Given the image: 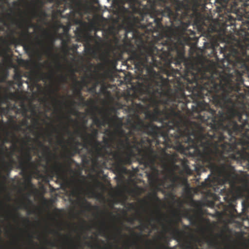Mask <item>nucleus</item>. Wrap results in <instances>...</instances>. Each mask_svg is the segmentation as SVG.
I'll return each instance as SVG.
<instances>
[{"label": "nucleus", "instance_id": "obj_1", "mask_svg": "<svg viewBox=\"0 0 249 249\" xmlns=\"http://www.w3.org/2000/svg\"><path fill=\"white\" fill-rule=\"evenodd\" d=\"M244 82H173L170 94L173 99L166 101L160 108L146 113L151 122H159L165 127L164 132L158 126L156 137L150 136L160 143L163 140L160 155L152 146V140L144 142L142 148L149 147L154 157L140 156L151 171L147 174L150 182L157 184L160 171L155 166L159 159L164 169L169 171L171 187L180 183V178L175 171L179 169L176 164L178 154L174 151L166 152L167 148L183 150L182 142L193 157H197L207 163L212 173L223 178L231 185L235 183L237 177L232 160H247L249 168V135L247 129L244 139L242 132L248 123L249 113L245 110L246 94L240 93Z\"/></svg>", "mask_w": 249, "mask_h": 249}, {"label": "nucleus", "instance_id": "obj_2", "mask_svg": "<svg viewBox=\"0 0 249 249\" xmlns=\"http://www.w3.org/2000/svg\"><path fill=\"white\" fill-rule=\"evenodd\" d=\"M191 40V37H162L155 43L151 42L143 45L138 51L131 53L127 61L134 65L138 73V78L142 82L138 83L130 104L127 106L128 112L133 113L127 121L129 125L127 131L122 128L114 131L106 129V136L102 142L97 140V129L93 128L91 133H88L86 131L87 127L84 125V133L80 130L75 131L83 139L84 147L93 146L103 157L113 155L116 160L115 170L121 178L127 173L124 164H130L131 157L136 154H142L146 158L155 156L149 147L142 148L144 142L149 144L143 134L155 137L159 129L153 122L146 123L139 114L144 113L147 119L146 112L160 108L165 99L166 102L173 99L170 94L174 81L173 73L180 72L182 68L174 69L171 65H184L188 58L185 56L184 46L189 44Z\"/></svg>", "mask_w": 249, "mask_h": 249}, {"label": "nucleus", "instance_id": "obj_3", "mask_svg": "<svg viewBox=\"0 0 249 249\" xmlns=\"http://www.w3.org/2000/svg\"><path fill=\"white\" fill-rule=\"evenodd\" d=\"M225 5H231V10L237 15L245 16L247 19L240 26L239 35L242 39H249V15L247 8L249 5V0H220Z\"/></svg>", "mask_w": 249, "mask_h": 249}, {"label": "nucleus", "instance_id": "obj_4", "mask_svg": "<svg viewBox=\"0 0 249 249\" xmlns=\"http://www.w3.org/2000/svg\"><path fill=\"white\" fill-rule=\"evenodd\" d=\"M43 33L44 35L47 36L49 41V43L47 45H46L43 40L37 37L36 44L43 49L44 54L48 56H53L54 58V63L55 64V67L57 71H60L62 68V65L59 61L58 55L53 53V43L55 41L54 36L49 34V33L46 30H44Z\"/></svg>", "mask_w": 249, "mask_h": 249}, {"label": "nucleus", "instance_id": "obj_5", "mask_svg": "<svg viewBox=\"0 0 249 249\" xmlns=\"http://www.w3.org/2000/svg\"><path fill=\"white\" fill-rule=\"evenodd\" d=\"M74 160L71 158H68L65 165L59 164L53 167V170L57 176L58 179L65 180L67 178V175L72 173L73 170L71 168V164Z\"/></svg>", "mask_w": 249, "mask_h": 249}, {"label": "nucleus", "instance_id": "obj_6", "mask_svg": "<svg viewBox=\"0 0 249 249\" xmlns=\"http://www.w3.org/2000/svg\"><path fill=\"white\" fill-rule=\"evenodd\" d=\"M119 13L123 19V22L127 25L130 31H132L134 24L139 19L133 15V13L129 9L125 8L123 5L120 7Z\"/></svg>", "mask_w": 249, "mask_h": 249}, {"label": "nucleus", "instance_id": "obj_7", "mask_svg": "<svg viewBox=\"0 0 249 249\" xmlns=\"http://www.w3.org/2000/svg\"><path fill=\"white\" fill-rule=\"evenodd\" d=\"M13 155V152L9 154V156L10 158V161L9 162H5L4 158L2 157V169L3 171L6 173V175H2L1 173L0 172V177L2 180V182L1 183V185H3L7 180L8 177L10 175V172L13 169V164L15 163V161L13 159H12V156Z\"/></svg>", "mask_w": 249, "mask_h": 249}, {"label": "nucleus", "instance_id": "obj_8", "mask_svg": "<svg viewBox=\"0 0 249 249\" xmlns=\"http://www.w3.org/2000/svg\"><path fill=\"white\" fill-rule=\"evenodd\" d=\"M22 38L21 41L24 50L27 53H34L35 50L33 47V43L31 41V34L27 29L26 31L21 35Z\"/></svg>", "mask_w": 249, "mask_h": 249}, {"label": "nucleus", "instance_id": "obj_9", "mask_svg": "<svg viewBox=\"0 0 249 249\" xmlns=\"http://www.w3.org/2000/svg\"><path fill=\"white\" fill-rule=\"evenodd\" d=\"M83 191L84 189L81 186L75 185L74 188L72 191V194L73 196L77 197V200L79 204L86 208H89L91 207L90 204L85 197L80 196V195Z\"/></svg>", "mask_w": 249, "mask_h": 249}, {"label": "nucleus", "instance_id": "obj_10", "mask_svg": "<svg viewBox=\"0 0 249 249\" xmlns=\"http://www.w3.org/2000/svg\"><path fill=\"white\" fill-rule=\"evenodd\" d=\"M86 84V81L85 80L82 81L75 80L74 84L73 93L75 95L79 98V99L82 102L84 105H88L92 103L93 101L92 100H90L89 101L85 102L84 98L83 97L82 95L81 90L82 89L83 85Z\"/></svg>", "mask_w": 249, "mask_h": 249}, {"label": "nucleus", "instance_id": "obj_11", "mask_svg": "<svg viewBox=\"0 0 249 249\" xmlns=\"http://www.w3.org/2000/svg\"><path fill=\"white\" fill-rule=\"evenodd\" d=\"M51 3L56 2L58 5L60 4L61 2H65L66 0H47ZM45 4L43 0H36V7L33 9L32 11V15L34 17H38L40 15H45V12H44L42 7Z\"/></svg>", "mask_w": 249, "mask_h": 249}, {"label": "nucleus", "instance_id": "obj_12", "mask_svg": "<svg viewBox=\"0 0 249 249\" xmlns=\"http://www.w3.org/2000/svg\"><path fill=\"white\" fill-rule=\"evenodd\" d=\"M158 216L156 218L152 216L150 218H148L146 219V221L145 222H141V224L140 226L137 227L138 229L140 230H142V229H148L149 226H152L153 228L156 227V225L154 224H153L152 222L155 221V220L158 222L161 223L162 221L164 220L163 218V215L161 214L159 211L157 212ZM141 222L142 220H141Z\"/></svg>", "mask_w": 249, "mask_h": 249}, {"label": "nucleus", "instance_id": "obj_13", "mask_svg": "<svg viewBox=\"0 0 249 249\" xmlns=\"http://www.w3.org/2000/svg\"><path fill=\"white\" fill-rule=\"evenodd\" d=\"M19 159V167L21 169L22 172H26L27 170L26 165L32 160V156L30 152V149L28 148L21 157H18Z\"/></svg>", "mask_w": 249, "mask_h": 249}, {"label": "nucleus", "instance_id": "obj_14", "mask_svg": "<svg viewBox=\"0 0 249 249\" xmlns=\"http://www.w3.org/2000/svg\"><path fill=\"white\" fill-rule=\"evenodd\" d=\"M113 50V47L110 44H106V47L101 54V60H107L110 57Z\"/></svg>", "mask_w": 249, "mask_h": 249}, {"label": "nucleus", "instance_id": "obj_15", "mask_svg": "<svg viewBox=\"0 0 249 249\" xmlns=\"http://www.w3.org/2000/svg\"><path fill=\"white\" fill-rule=\"evenodd\" d=\"M178 160L180 162V164L182 166V170L181 171V173L189 175H192L193 171L189 167L188 160L185 159L183 160L179 159L178 158Z\"/></svg>", "mask_w": 249, "mask_h": 249}, {"label": "nucleus", "instance_id": "obj_16", "mask_svg": "<svg viewBox=\"0 0 249 249\" xmlns=\"http://www.w3.org/2000/svg\"><path fill=\"white\" fill-rule=\"evenodd\" d=\"M38 143V145L39 147L43 148V155L47 160H50L52 156V153L50 150L49 147L45 146L44 144L40 141L36 140Z\"/></svg>", "mask_w": 249, "mask_h": 249}, {"label": "nucleus", "instance_id": "obj_17", "mask_svg": "<svg viewBox=\"0 0 249 249\" xmlns=\"http://www.w3.org/2000/svg\"><path fill=\"white\" fill-rule=\"evenodd\" d=\"M65 38H62V35H59L60 38L61 39V44L64 48H67L68 44L70 41V36L68 33L66 32L65 34Z\"/></svg>", "mask_w": 249, "mask_h": 249}, {"label": "nucleus", "instance_id": "obj_18", "mask_svg": "<svg viewBox=\"0 0 249 249\" xmlns=\"http://www.w3.org/2000/svg\"><path fill=\"white\" fill-rule=\"evenodd\" d=\"M68 154L70 157H73L76 154H79L80 149L77 145H72L70 150H68Z\"/></svg>", "mask_w": 249, "mask_h": 249}, {"label": "nucleus", "instance_id": "obj_19", "mask_svg": "<svg viewBox=\"0 0 249 249\" xmlns=\"http://www.w3.org/2000/svg\"><path fill=\"white\" fill-rule=\"evenodd\" d=\"M93 124H95L97 127H100L104 125L105 121L104 119L102 120L98 118L95 115L93 116L92 118Z\"/></svg>", "mask_w": 249, "mask_h": 249}, {"label": "nucleus", "instance_id": "obj_20", "mask_svg": "<svg viewBox=\"0 0 249 249\" xmlns=\"http://www.w3.org/2000/svg\"><path fill=\"white\" fill-rule=\"evenodd\" d=\"M49 67L51 68L50 72L48 73L43 74V78L46 80L52 81L54 79L56 72L50 65H49Z\"/></svg>", "mask_w": 249, "mask_h": 249}, {"label": "nucleus", "instance_id": "obj_21", "mask_svg": "<svg viewBox=\"0 0 249 249\" xmlns=\"http://www.w3.org/2000/svg\"><path fill=\"white\" fill-rule=\"evenodd\" d=\"M163 227L166 229H168V231L172 230L173 234L177 237H181V232L178 228H173L171 226H169L168 227H166L164 224H162Z\"/></svg>", "mask_w": 249, "mask_h": 249}, {"label": "nucleus", "instance_id": "obj_22", "mask_svg": "<svg viewBox=\"0 0 249 249\" xmlns=\"http://www.w3.org/2000/svg\"><path fill=\"white\" fill-rule=\"evenodd\" d=\"M85 51L89 54H95V53L94 49L89 41L85 45Z\"/></svg>", "mask_w": 249, "mask_h": 249}, {"label": "nucleus", "instance_id": "obj_23", "mask_svg": "<svg viewBox=\"0 0 249 249\" xmlns=\"http://www.w3.org/2000/svg\"><path fill=\"white\" fill-rule=\"evenodd\" d=\"M228 19H226L224 23V26L227 27L229 26H235V19L231 16H228Z\"/></svg>", "mask_w": 249, "mask_h": 249}, {"label": "nucleus", "instance_id": "obj_24", "mask_svg": "<svg viewBox=\"0 0 249 249\" xmlns=\"http://www.w3.org/2000/svg\"><path fill=\"white\" fill-rule=\"evenodd\" d=\"M231 217L232 218H239L242 219L243 220H244L245 219L249 220V217L248 215L246 216V217L245 219H244L243 217H242V216L241 214L238 213L235 209H233L232 212L231 213Z\"/></svg>", "mask_w": 249, "mask_h": 249}, {"label": "nucleus", "instance_id": "obj_25", "mask_svg": "<svg viewBox=\"0 0 249 249\" xmlns=\"http://www.w3.org/2000/svg\"><path fill=\"white\" fill-rule=\"evenodd\" d=\"M22 126H28V122L26 119L22 120L21 122L20 125H18L16 124H14V128L16 130H21Z\"/></svg>", "mask_w": 249, "mask_h": 249}, {"label": "nucleus", "instance_id": "obj_26", "mask_svg": "<svg viewBox=\"0 0 249 249\" xmlns=\"http://www.w3.org/2000/svg\"><path fill=\"white\" fill-rule=\"evenodd\" d=\"M216 180V178H213V179H211L210 178H207L204 182V185L206 187H212L214 183Z\"/></svg>", "mask_w": 249, "mask_h": 249}, {"label": "nucleus", "instance_id": "obj_27", "mask_svg": "<svg viewBox=\"0 0 249 249\" xmlns=\"http://www.w3.org/2000/svg\"><path fill=\"white\" fill-rule=\"evenodd\" d=\"M21 77L22 76L21 74L19 72L16 71L14 75L13 78L15 81L18 82L19 84H22Z\"/></svg>", "mask_w": 249, "mask_h": 249}, {"label": "nucleus", "instance_id": "obj_28", "mask_svg": "<svg viewBox=\"0 0 249 249\" xmlns=\"http://www.w3.org/2000/svg\"><path fill=\"white\" fill-rule=\"evenodd\" d=\"M4 151H7L8 148L4 144V143L0 145V154L2 155H4Z\"/></svg>", "mask_w": 249, "mask_h": 249}, {"label": "nucleus", "instance_id": "obj_29", "mask_svg": "<svg viewBox=\"0 0 249 249\" xmlns=\"http://www.w3.org/2000/svg\"><path fill=\"white\" fill-rule=\"evenodd\" d=\"M59 79L60 81L63 82H66L67 80V76L62 74H60L59 75Z\"/></svg>", "mask_w": 249, "mask_h": 249}, {"label": "nucleus", "instance_id": "obj_30", "mask_svg": "<svg viewBox=\"0 0 249 249\" xmlns=\"http://www.w3.org/2000/svg\"><path fill=\"white\" fill-rule=\"evenodd\" d=\"M71 140L73 142V145H77V146L82 145V143L78 141H75V139L73 137H71Z\"/></svg>", "mask_w": 249, "mask_h": 249}, {"label": "nucleus", "instance_id": "obj_31", "mask_svg": "<svg viewBox=\"0 0 249 249\" xmlns=\"http://www.w3.org/2000/svg\"><path fill=\"white\" fill-rule=\"evenodd\" d=\"M75 11L72 9L71 12H70V14L68 15L69 18L71 19V18H74L75 17Z\"/></svg>", "mask_w": 249, "mask_h": 249}, {"label": "nucleus", "instance_id": "obj_32", "mask_svg": "<svg viewBox=\"0 0 249 249\" xmlns=\"http://www.w3.org/2000/svg\"><path fill=\"white\" fill-rule=\"evenodd\" d=\"M114 228H115L118 234L119 235H121L122 231V229L120 227H117L116 226H115Z\"/></svg>", "mask_w": 249, "mask_h": 249}, {"label": "nucleus", "instance_id": "obj_33", "mask_svg": "<svg viewBox=\"0 0 249 249\" xmlns=\"http://www.w3.org/2000/svg\"><path fill=\"white\" fill-rule=\"evenodd\" d=\"M64 129L66 131V132L67 133V134L69 135H70L71 136H72V133L71 132V131L69 130V128L68 126H67L66 127H65L64 128Z\"/></svg>", "mask_w": 249, "mask_h": 249}, {"label": "nucleus", "instance_id": "obj_34", "mask_svg": "<svg viewBox=\"0 0 249 249\" xmlns=\"http://www.w3.org/2000/svg\"><path fill=\"white\" fill-rule=\"evenodd\" d=\"M9 215L12 216L14 218H18L20 216L19 213H16L14 214H12L11 213H9Z\"/></svg>", "mask_w": 249, "mask_h": 249}, {"label": "nucleus", "instance_id": "obj_35", "mask_svg": "<svg viewBox=\"0 0 249 249\" xmlns=\"http://www.w3.org/2000/svg\"><path fill=\"white\" fill-rule=\"evenodd\" d=\"M246 190L247 193H249V181L247 179L246 182Z\"/></svg>", "mask_w": 249, "mask_h": 249}, {"label": "nucleus", "instance_id": "obj_36", "mask_svg": "<svg viewBox=\"0 0 249 249\" xmlns=\"http://www.w3.org/2000/svg\"><path fill=\"white\" fill-rule=\"evenodd\" d=\"M58 144H64V141L63 135H61V138L60 139H59V140L58 141Z\"/></svg>", "mask_w": 249, "mask_h": 249}, {"label": "nucleus", "instance_id": "obj_37", "mask_svg": "<svg viewBox=\"0 0 249 249\" xmlns=\"http://www.w3.org/2000/svg\"><path fill=\"white\" fill-rule=\"evenodd\" d=\"M34 125H33V127L34 128H35V127L38 125V120L37 119H34Z\"/></svg>", "mask_w": 249, "mask_h": 249}, {"label": "nucleus", "instance_id": "obj_38", "mask_svg": "<svg viewBox=\"0 0 249 249\" xmlns=\"http://www.w3.org/2000/svg\"><path fill=\"white\" fill-rule=\"evenodd\" d=\"M47 243L51 247H56V244L54 242L47 241Z\"/></svg>", "mask_w": 249, "mask_h": 249}, {"label": "nucleus", "instance_id": "obj_39", "mask_svg": "<svg viewBox=\"0 0 249 249\" xmlns=\"http://www.w3.org/2000/svg\"><path fill=\"white\" fill-rule=\"evenodd\" d=\"M18 148L17 145L16 143H14L12 144V149L13 152L15 151Z\"/></svg>", "mask_w": 249, "mask_h": 249}, {"label": "nucleus", "instance_id": "obj_40", "mask_svg": "<svg viewBox=\"0 0 249 249\" xmlns=\"http://www.w3.org/2000/svg\"><path fill=\"white\" fill-rule=\"evenodd\" d=\"M185 249H195V248L192 245L189 244L185 246Z\"/></svg>", "mask_w": 249, "mask_h": 249}, {"label": "nucleus", "instance_id": "obj_41", "mask_svg": "<svg viewBox=\"0 0 249 249\" xmlns=\"http://www.w3.org/2000/svg\"><path fill=\"white\" fill-rule=\"evenodd\" d=\"M153 197L155 200L157 201H160V198L157 196L156 194L153 195Z\"/></svg>", "mask_w": 249, "mask_h": 249}, {"label": "nucleus", "instance_id": "obj_42", "mask_svg": "<svg viewBox=\"0 0 249 249\" xmlns=\"http://www.w3.org/2000/svg\"><path fill=\"white\" fill-rule=\"evenodd\" d=\"M71 113L72 114H74V115H76L77 113H78L79 112L77 111H76L73 109H71Z\"/></svg>", "mask_w": 249, "mask_h": 249}, {"label": "nucleus", "instance_id": "obj_43", "mask_svg": "<svg viewBox=\"0 0 249 249\" xmlns=\"http://www.w3.org/2000/svg\"><path fill=\"white\" fill-rule=\"evenodd\" d=\"M134 235L137 238H140L142 235L141 233H134Z\"/></svg>", "mask_w": 249, "mask_h": 249}, {"label": "nucleus", "instance_id": "obj_44", "mask_svg": "<svg viewBox=\"0 0 249 249\" xmlns=\"http://www.w3.org/2000/svg\"><path fill=\"white\" fill-rule=\"evenodd\" d=\"M246 199V202L247 203V206L249 207V195H247Z\"/></svg>", "mask_w": 249, "mask_h": 249}, {"label": "nucleus", "instance_id": "obj_45", "mask_svg": "<svg viewBox=\"0 0 249 249\" xmlns=\"http://www.w3.org/2000/svg\"><path fill=\"white\" fill-rule=\"evenodd\" d=\"M52 100H53V101H54L56 103H60V101H59L56 98H55L54 97H53L52 98Z\"/></svg>", "mask_w": 249, "mask_h": 249}, {"label": "nucleus", "instance_id": "obj_46", "mask_svg": "<svg viewBox=\"0 0 249 249\" xmlns=\"http://www.w3.org/2000/svg\"><path fill=\"white\" fill-rule=\"evenodd\" d=\"M134 220H135V218L133 217H130L127 219L128 221L130 222H133L134 221Z\"/></svg>", "mask_w": 249, "mask_h": 249}, {"label": "nucleus", "instance_id": "obj_47", "mask_svg": "<svg viewBox=\"0 0 249 249\" xmlns=\"http://www.w3.org/2000/svg\"><path fill=\"white\" fill-rule=\"evenodd\" d=\"M53 131L56 133H59V131L55 127H53Z\"/></svg>", "mask_w": 249, "mask_h": 249}, {"label": "nucleus", "instance_id": "obj_48", "mask_svg": "<svg viewBox=\"0 0 249 249\" xmlns=\"http://www.w3.org/2000/svg\"><path fill=\"white\" fill-rule=\"evenodd\" d=\"M249 247V239H247L246 241V248L248 249V248Z\"/></svg>", "mask_w": 249, "mask_h": 249}, {"label": "nucleus", "instance_id": "obj_49", "mask_svg": "<svg viewBox=\"0 0 249 249\" xmlns=\"http://www.w3.org/2000/svg\"><path fill=\"white\" fill-rule=\"evenodd\" d=\"M23 221L27 223H30V221L28 218L23 219Z\"/></svg>", "mask_w": 249, "mask_h": 249}, {"label": "nucleus", "instance_id": "obj_50", "mask_svg": "<svg viewBox=\"0 0 249 249\" xmlns=\"http://www.w3.org/2000/svg\"><path fill=\"white\" fill-rule=\"evenodd\" d=\"M129 205L131 207V209H134V205L133 203H129Z\"/></svg>", "mask_w": 249, "mask_h": 249}, {"label": "nucleus", "instance_id": "obj_51", "mask_svg": "<svg viewBox=\"0 0 249 249\" xmlns=\"http://www.w3.org/2000/svg\"><path fill=\"white\" fill-rule=\"evenodd\" d=\"M161 249H170L168 247H166L165 246H161Z\"/></svg>", "mask_w": 249, "mask_h": 249}, {"label": "nucleus", "instance_id": "obj_52", "mask_svg": "<svg viewBox=\"0 0 249 249\" xmlns=\"http://www.w3.org/2000/svg\"><path fill=\"white\" fill-rule=\"evenodd\" d=\"M76 182H78V183H82V181L80 180H79V179L76 180V181H73V182L74 183H75Z\"/></svg>", "mask_w": 249, "mask_h": 249}, {"label": "nucleus", "instance_id": "obj_53", "mask_svg": "<svg viewBox=\"0 0 249 249\" xmlns=\"http://www.w3.org/2000/svg\"><path fill=\"white\" fill-rule=\"evenodd\" d=\"M68 119H70L71 122H74L76 124H77V121H74V120H72V119H71V118H70V117L69 116V117H68Z\"/></svg>", "mask_w": 249, "mask_h": 249}, {"label": "nucleus", "instance_id": "obj_54", "mask_svg": "<svg viewBox=\"0 0 249 249\" xmlns=\"http://www.w3.org/2000/svg\"><path fill=\"white\" fill-rule=\"evenodd\" d=\"M9 142V140L7 138H5L4 140V142Z\"/></svg>", "mask_w": 249, "mask_h": 249}, {"label": "nucleus", "instance_id": "obj_55", "mask_svg": "<svg viewBox=\"0 0 249 249\" xmlns=\"http://www.w3.org/2000/svg\"><path fill=\"white\" fill-rule=\"evenodd\" d=\"M88 193H90L92 195H94V192L93 191H89Z\"/></svg>", "mask_w": 249, "mask_h": 249}, {"label": "nucleus", "instance_id": "obj_56", "mask_svg": "<svg viewBox=\"0 0 249 249\" xmlns=\"http://www.w3.org/2000/svg\"><path fill=\"white\" fill-rule=\"evenodd\" d=\"M100 231H101V232H104V233H105V229H100Z\"/></svg>", "mask_w": 249, "mask_h": 249}, {"label": "nucleus", "instance_id": "obj_57", "mask_svg": "<svg viewBox=\"0 0 249 249\" xmlns=\"http://www.w3.org/2000/svg\"><path fill=\"white\" fill-rule=\"evenodd\" d=\"M28 184H31V179H30V178H29V179H28Z\"/></svg>", "mask_w": 249, "mask_h": 249}, {"label": "nucleus", "instance_id": "obj_58", "mask_svg": "<svg viewBox=\"0 0 249 249\" xmlns=\"http://www.w3.org/2000/svg\"><path fill=\"white\" fill-rule=\"evenodd\" d=\"M212 52L213 53V54H215V53H214V52H215L214 48H212Z\"/></svg>", "mask_w": 249, "mask_h": 249}, {"label": "nucleus", "instance_id": "obj_59", "mask_svg": "<svg viewBox=\"0 0 249 249\" xmlns=\"http://www.w3.org/2000/svg\"><path fill=\"white\" fill-rule=\"evenodd\" d=\"M55 233L58 235H61V234L58 231H55Z\"/></svg>", "mask_w": 249, "mask_h": 249}, {"label": "nucleus", "instance_id": "obj_60", "mask_svg": "<svg viewBox=\"0 0 249 249\" xmlns=\"http://www.w3.org/2000/svg\"><path fill=\"white\" fill-rule=\"evenodd\" d=\"M48 137H49V138H50V139H51L52 134L51 133H49L48 134Z\"/></svg>", "mask_w": 249, "mask_h": 249}, {"label": "nucleus", "instance_id": "obj_61", "mask_svg": "<svg viewBox=\"0 0 249 249\" xmlns=\"http://www.w3.org/2000/svg\"><path fill=\"white\" fill-rule=\"evenodd\" d=\"M102 225L104 226H106V223L104 221L102 223Z\"/></svg>", "mask_w": 249, "mask_h": 249}, {"label": "nucleus", "instance_id": "obj_62", "mask_svg": "<svg viewBox=\"0 0 249 249\" xmlns=\"http://www.w3.org/2000/svg\"><path fill=\"white\" fill-rule=\"evenodd\" d=\"M95 87H93V88H92L91 89V90H95Z\"/></svg>", "mask_w": 249, "mask_h": 249}, {"label": "nucleus", "instance_id": "obj_63", "mask_svg": "<svg viewBox=\"0 0 249 249\" xmlns=\"http://www.w3.org/2000/svg\"><path fill=\"white\" fill-rule=\"evenodd\" d=\"M13 4H14V5H17V4H18V3H17V2L16 1H14V2H13Z\"/></svg>", "mask_w": 249, "mask_h": 249}, {"label": "nucleus", "instance_id": "obj_64", "mask_svg": "<svg viewBox=\"0 0 249 249\" xmlns=\"http://www.w3.org/2000/svg\"><path fill=\"white\" fill-rule=\"evenodd\" d=\"M71 103L72 105H73L75 104V102L73 101H71Z\"/></svg>", "mask_w": 249, "mask_h": 249}]
</instances>
